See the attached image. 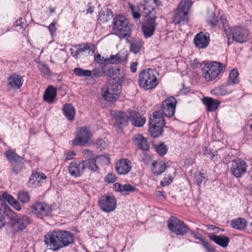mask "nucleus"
<instances>
[{
  "label": "nucleus",
  "instance_id": "obj_1",
  "mask_svg": "<svg viewBox=\"0 0 252 252\" xmlns=\"http://www.w3.org/2000/svg\"><path fill=\"white\" fill-rule=\"evenodd\" d=\"M192 5L191 0H181L173 16V22L177 24H184L189 21V12Z\"/></svg>",
  "mask_w": 252,
  "mask_h": 252
},
{
  "label": "nucleus",
  "instance_id": "obj_2",
  "mask_svg": "<svg viewBox=\"0 0 252 252\" xmlns=\"http://www.w3.org/2000/svg\"><path fill=\"white\" fill-rule=\"evenodd\" d=\"M112 29L114 33L120 38L129 37L131 28L128 20L124 16L118 15L113 19Z\"/></svg>",
  "mask_w": 252,
  "mask_h": 252
},
{
  "label": "nucleus",
  "instance_id": "obj_3",
  "mask_svg": "<svg viewBox=\"0 0 252 252\" xmlns=\"http://www.w3.org/2000/svg\"><path fill=\"white\" fill-rule=\"evenodd\" d=\"M139 76V85L145 90L153 89L158 84L156 72L153 69L143 70Z\"/></svg>",
  "mask_w": 252,
  "mask_h": 252
},
{
  "label": "nucleus",
  "instance_id": "obj_4",
  "mask_svg": "<svg viewBox=\"0 0 252 252\" xmlns=\"http://www.w3.org/2000/svg\"><path fill=\"white\" fill-rule=\"evenodd\" d=\"M121 83L110 81L101 89V95L106 101L113 102L117 100L122 92Z\"/></svg>",
  "mask_w": 252,
  "mask_h": 252
},
{
  "label": "nucleus",
  "instance_id": "obj_5",
  "mask_svg": "<svg viewBox=\"0 0 252 252\" xmlns=\"http://www.w3.org/2000/svg\"><path fill=\"white\" fill-rule=\"evenodd\" d=\"M223 64L220 62H213L205 64L202 69V75L207 81L217 78L222 70Z\"/></svg>",
  "mask_w": 252,
  "mask_h": 252
},
{
  "label": "nucleus",
  "instance_id": "obj_6",
  "mask_svg": "<svg viewBox=\"0 0 252 252\" xmlns=\"http://www.w3.org/2000/svg\"><path fill=\"white\" fill-rule=\"evenodd\" d=\"M128 113L122 111H113L111 113L114 126L118 132H121L129 121V111Z\"/></svg>",
  "mask_w": 252,
  "mask_h": 252
},
{
  "label": "nucleus",
  "instance_id": "obj_7",
  "mask_svg": "<svg viewBox=\"0 0 252 252\" xmlns=\"http://www.w3.org/2000/svg\"><path fill=\"white\" fill-rule=\"evenodd\" d=\"M31 208L32 214L40 219L49 216L52 212V206L44 202H36Z\"/></svg>",
  "mask_w": 252,
  "mask_h": 252
},
{
  "label": "nucleus",
  "instance_id": "obj_8",
  "mask_svg": "<svg viewBox=\"0 0 252 252\" xmlns=\"http://www.w3.org/2000/svg\"><path fill=\"white\" fill-rule=\"evenodd\" d=\"M167 226L170 231L177 235H184L188 231L185 223L175 217H171L167 221Z\"/></svg>",
  "mask_w": 252,
  "mask_h": 252
},
{
  "label": "nucleus",
  "instance_id": "obj_9",
  "mask_svg": "<svg viewBox=\"0 0 252 252\" xmlns=\"http://www.w3.org/2000/svg\"><path fill=\"white\" fill-rule=\"evenodd\" d=\"M98 206L103 212L109 213L113 212L117 207V200L114 195H104L98 200Z\"/></svg>",
  "mask_w": 252,
  "mask_h": 252
},
{
  "label": "nucleus",
  "instance_id": "obj_10",
  "mask_svg": "<svg viewBox=\"0 0 252 252\" xmlns=\"http://www.w3.org/2000/svg\"><path fill=\"white\" fill-rule=\"evenodd\" d=\"M92 133L86 127H82L74 139L71 141L73 146H86L92 142Z\"/></svg>",
  "mask_w": 252,
  "mask_h": 252
},
{
  "label": "nucleus",
  "instance_id": "obj_11",
  "mask_svg": "<svg viewBox=\"0 0 252 252\" xmlns=\"http://www.w3.org/2000/svg\"><path fill=\"white\" fill-rule=\"evenodd\" d=\"M44 242L47 247L54 251H58L62 248L58 230L46 234L44 236Z\"/></svg>",
  "mask_w": 252,
  "mask_h": 252
},
{
  "label": "nucleus",
  "instance_id": "obj_12",
  "mask_svg": "<svg viewBox=\"0 0 252 252\" xmlns=\"http://www.w3.org/2000/svg\"><path fill=\"white\" fill-rule=\"evenodd\" d=\"M156 16L148 17L141 26V31L145 38L152 37L155 32L157 24L156 22Z\"/></svg>",
  "mask_w": 252,
  "mask_h": 252
},
{
  "label": "nucleus",
  "instance_id": "obj_13",
  "mask_svg": "<svg viewBox=\"0 0 252 252\" xmlns=\"http://www.w3.org/2000/svg\"><path fill=\"white\" fill-rule=\"evenodd\" d=\"M176 100L174 97H170L162 102L161 108L165 117H172L175 112Z\"/></svg>",
  "mask_w": 252,
  "mask_h": 252
},
{
  "label": "nucleus",
  "instance_id": "obj_14",
  "mask_svg": "<svg viewBox=\"0 0 252 252\" xmlns=\"http://www.w3.org/2000/svg\"><path fill=\"white\" fill-rule=\"evenodd\" d=\"M249 32L247 29L239 26L233 27L231 30V36L233 40L239 43H244L248 39Z\"/></svg>",
  "mask_w": 252,
  "mask_h": 252
},
{
  "label": "nucleus",
  "instance_id": "obj_15",
  "mask_svg": "<svg viewBox=\"0 0 252 252\" xmlns=\"http://www.w3.org/2000/svg\"><path fill=\"white\" fill-rule=\"evenodd\" d=\"M231 173L236 177L239 178L244 174L247 170L246 162L241 159L234 160L232 161L230 168Z\"/></svg>",
  "mask_w": 252,
  "mask_h": 252
},
{
  "label": "nucleus",
  "instance_id": "obj_16",
  "mask_svg": "<svg viewBox=\"0 0 252 252\" xmlns=\"http://www.w3.org/2000/svg\"><path fill=\"white\" fill-rule=\"evenodd\" d=\"M106 75L112 78L113 82L122 84L125 78L126 73L122 67H113L108 70Z\"/></svg>",
  "mask_w": 252,
  "mask_h": 252
},
{
  "label": "nucleus",
  "instance_id": "obj_17",
  "mask_svg": "<svg viewBox=\"0 0 252 252\" xmlns=\"http://www.w3.org/2000/svg\"><path fill=\"white\" fill-rule=\"evenodd\" d=\"M69 174L74 177H78L83 175L85 172L84 161H78L70 163L68 167Z\"/></svg>",
  "mask_w": 252,
  "mask_h": 252
},
{
  "label": "nucleus",
  "instance_id": "obj_18",
  "mask_svg": "<svg viewBox=\"0 0 252 252\" xmlns=\"http://www.w3.org/2000/svg\"><path fill=\"white\" fill-rule=\"evenodd\" d=\"M210 34L208 32H200L197 34L194 38L196 47L203 49L207 47L210 43Z\"/></svg>",
  "mask_w": 252,
  "mask_h": 252
},
{
  "label": "nucleus",
  "instance_id": "obj_19",
  "mask_svg": "<svg viewBox=\"0 0 252 252\" xmlns=\"http://www.w3.org/2000/svg\"><path fill=\"white\" fill-rule=\"evenodd\" d=\"M23 77L17 73L11 74L7 79V86L9 88L14 90L20 89L23 84Z\"/></svg>",
  "mask_w": 252,
  "mask_h": 252
},
{
  "label": "nucleus",
  "instance_id": "obj_20",
  "mask_svg": "<svg viewBox=\"0 0 252 252\" xmlns=\"http://www.w3.org/2000/svg\"><path fill=\"white\" fill-rule=\"evenodd\" d=\"M117 172L120 175H125L131 169V162L127 158L120 159L115 165Z\"/></svg>",
  "mask_w": 252,
  "mask_h": 252
},
{
  "label": "nucleus",
  "instance_id": "obj_21",
  "mask_svg": "<svg viewBox=\"0 0 252 252\" xmlns=\"http://www.w3.org/2000/svg\"><path fill=\"white\" fill-rule=\"evenodd\" d=\"M59 239H60L61 242L62 248H64L68 246L69 244L73 243L74 241V237L73 235L67 231L65 230H58Z\"/></svg>",
  "mask_w": 252,
  "mask_h": 252
},
{
  "label": "nucleus",
  "instance_id": "obj_22",
  "mask_svg": "<svg viewBox=\"0 0 252 252\" xmlns=\"http://www.w3.org/2000/svg\"><path fill=\"white\" fill-rule=\"evenodd\" d=\"M30 223V219L27 216L17 217L13 219V225L17 231L23 230Z\"/></svg>",
  "mask_w": 252,
  "mask_h": 252
},
{
  "label": "nucleus",
  "instance_id": "obj_23",
  "mask_svg": "<svg viewBox=\"0 0 252 252\" xmlns=\"http://www.w3.org/2000/svg\"><path fill=\"white\" fill-rule=\"evenodd\" d=\"M129 121L136 127H141L146 122L145 118L140 116V114L133 111H129Z\"/></svg>",
  "mask_w": 252,
  "mask_h": 252
},
{
  "label": "nucleus",
  "instance_id": "obj_24",
  "mask_svg": "<svg viewBox=\"0 0 252 252\" xmlns=\"http://www.w3.org/2000/svg\"><path fill=\"white\" fill-rule=\"evenodd\" d=\"M126 54L121 51L116 55H111L110 58L104 59V63L106 64H118L126 61Z\"/></svg>",
  "mask_w": 252,
  "mask_h": 252
},
{
  "label": "nucleus",
  "instance_id": "obj_25",
  "mask_svg": "<svg viewBox=\"0 0 252 252\" xmlns=\"http://www.w3.org/2000/svg\"><path fill=\"white\" fill-rule=\"evenodd\" d=\"M150 126H157L163 127L164 126V120L163 115L159 111L153 113L152 117L150 118Z\"/></svg>",
  "mask_w": 252,
  "mask_h": 252
},
{
  "label": "nucleus",
  "instance_id": "obj_26",
  "mask_svg": "<svg viewBox=\"0 0 252 252\" xmlns=\"http://www.w3.org/2000/svg\"><path fill=\"white\" fill-rule=\"evenodd\" d=\"M203 103L206 106L207 110L214 111L217 109L220 104V101L211 97H204L202 99Z\"/></svg>",
  "mask_w": 252,
  "mask_h": 252
},
{
  "label": "nucleus",
  "instance_id": "obj_27",
  "mask_svg": "<svg viewBox=\"0 0 252 252\" xmlns=\"http://www.w3.org/2000/svg\"><path fill=\"white\" fill-rule=\"evenodd\" d=\"M167 165L165 161L162 160H156L154 162L152 166V171L155 175H160L166 169Z\"/></svg>",
  "mask_w": 252,
  "mask_h": 252
},
{
  "label": "nucleus",
  "instance_id": "obj_28",
  "mask_svg": "<svg viewBox=\"0 0 252 252\" xmlns=\"http://www.w3.org/2000/svg\"><path fill=\"white\" fill-rule=\"evenodd\" d=\"M78 49L75 51V53L73 54V49L70 48V51L71 52V54L72 55L73 57L77 58L78 55L86 51L87 50H90L92 52V53H94V45H93L92 44L90 43H86L85 44L83 45H78Z\"/></svg>",
  "mask_w": 252,
  "mask_h": 252
},
{
  "label": "nucleus",
  "instance_id": "obj_29",
  "mask_svg": "<svg viewBox=\"0 0 252 252\" xmlns=\"http://www.w3.org/2000/svg\"><path fill=\"white\" fill-rule=\"evenodd\" d=\"M57 95V89L53 86H49L44 92L43 99L48 103H52Z\"/></svg>",
  "mask_w": 252,
  "mask_h": 252
},
{
  "label": "nucleus",
  "instance_id": "obj_30",
  "mask_svg": "<svg viewBox=\"0 0 252 252\" xmlns=\"http://www.w3.org/2000/svg\"><path fill=\"white\" fill-rule=\"evenodd\" d=\"M210 239L217 244L225 248L227 246L229 240L228 238L224 235L218 236L214 234L209 235Z\"/></svg>",
  "mask_w": 252,
  "mask_h": 252
},
{
  "label": "nucleus",
  "instance_id": "obj_31",
  "mask_svg": "<svg viewBox=\"0 0 252 252\" xmlns=\"http://www.w3.org/2000/svg\"><path fill=\"white\" fill-rule=\"evenodd\" d=\"M63 111L64 115L69 121L74 120L75 114V109L71 104H65L63 106Z\"/></svg>",
  "mask_w": 252,
  "mask_h": 252
},
{
  "label": "nucleus",
  "instance_id": "obj_32",
  "mask_svg": "<svg viewBox=\"0 0 252 252\" xmlns=\"http://www.w3.org/2000/svg\"><path fill=\"white\" fill-rule=\"evenodd\" d=\"M220 20L222 25V28L223 29V32L227 37L228 44H229V41L230 40V36L231 33V28L229 25L228 22L226 19V16L224 15L220 16Z\"/></svg>",
  "mask_w": 252,
  "mask_h": 252
},
{
  "label": "nucleus",
  "instance_id": "obj_33",
  "mask_svg": "<svg viewBox=\"0 0 252 252\" xmlns=\"http://www.w3.org/2000/svg\"><path fill=\"white\" fill-rule=\"evenodd\" d=\"M144 42L139 38L133 39L130 43V51L137 54L143 48Z\"/></svg>",
  "mask_w": 252,
  "mask_h": 252
},
{
  "label": "nucleus",
  "instance_id": "obj_34",
  "mask_svg": "<svg viewBox=\"0 0 252 252\" xmlns=\"http://www.w3.org/2000/svg\"><path fill=\"white\" fill-rule=\"evenodd\" d=\"M135 144L140 149L143 151H148L149 144L147 139L141 135H137L135 138Z\"/></svg>",
  "mask_w": 252,
  "mask_h": 252
},
{
  "label": "nucleus",
  "instance_id": "obj_35",
  "mask_svg": "<svg viewBox=\"0 0 252 252\" xmlns=\"http://www.w3.org/2000/svg\"><path fill=\"white\" fill-rule=\"evenodd\" d=\"M113 188L116 191L120 192H133L135 190V187L129 184L122 185L119 183H116L113 185Z\"/></svg>",
  "mask_w": 252,
  "mask_h": 252
},
{
  "label": "nucleus",
  "instance_id": "obj_36",
  "mask_svg": "<svg viewBox=\"0 0 252 252\" xmlns=\"http://www.w3.org/2000/svg\"><path fill=\"white\" fill-rule=\"evenodd\" d=\"M247 221L242 218H238L231 220V226L236 229L243 230L247 225Z\"/></svg>",
  "mask_w": 252,
  "mask_h": 252
},
{
  "label": "nucleus",
  "instance_id": "obj_37",
  "mask_svg": "<svg viewBox=\"0 0 252 252\" xmlns=\"http://www.w3.org/2000/svg\"><path fill=\"white\" fill-rule=\"evenodd\" d=\"M208 180L207 177L204 173L197 172L195 173L194 177V183L200 187L201 184H205Z\"/></svg>",
  "mask_w": 252,
  "mask_h": 252
},
{
  "label": "nucleus",
  "instance_id": "obj_38",
  "mask_svg": "<svg viewBox=\"0 0 252 252\" xmlns=\"http://www.w3.org/2000/svg\"><path fill=\"white\" fill-rule=\"evenodd\" d=\"M83 161L85 166V170L88 168L92 172H95L98 170L99 168L96 165V161L94 158H90L88 160Z\"/></svg>",
  "mask_w": 252,
  "mask_h": 252
},
{
  "label": "nucleus",
  "instance_id": "obj_39",
  "mask_svg": "<svg viewBox=\"0 0 252 252\" xmlns=\"http://www.w3.org/2000/svg\"><path fill=\"white\" fill-rule=\"evenodd\" d=\"M112 17V12L111 9L105 8L101 9L99 13V20L103 22H107Z\"/></svg>",
  "mask_w": 252,
  "mask_h": 252
},
{
  "label": "nucleus",
  "instance_id": "obj_40",
  "mask_svg": "<svg viewBox=\"0 0 252 252\" xmlns=\"http://www.w3.org/2000/svg\"><path fill=\"white\" fill-rule=\"evenodd\" d=\"M238 72L235 69H232L229 73L227 83L229 85H232L239 82V80L238 77Z\"/></svg>",
  "mask_w": 252,
  "mask_h": 252
},
{
  "label": "nucleus",
  "instance_id": "obj_41",
  "mask_svg": "<svg viewBox=\"0 0 252 252\" xmlns=\"http://www.w3.org/2000/svg\"><path fill=\"white\" fill-rule=\"evenodd\" d=\"M130 9L131 11L132 17L136 22L140 23L141 14L140 13V8L138 6L130 4Z\"/></svg>",
  "mask_w": 252,
  "mask_h": 252
},
{
  "label": "nucleus",
  "instance_id": "obj_42",
  "mask_svg": "<svg viewBox=\"0 0 252 252\" xmlns=\"http://www.w3.org/2000/svg\"><path fill=\"white\" fill-rule=\"evenodd\" d=\"M5 156L7 159L11 162H15L22 161L23 158L15 152L11 151H8L5 153Z\"/></svg>",
  "mask_w": 252,
  "mask_h": 252
},
{
  "label": "nucleus",
  "instance_id": "obj_43",
  "mask_svg": "<svg viewBox=\"0 0 252 252\" xmlns=\"http://www.w3.org/2000/svg\"><path fill=\"white\" fill-rule=\"evenodd\" d=\"M207 21L211 26L215 27L217 26L218 23V17L215 12L210 11L208 12Z\"/></svg>",
  "mask_w": 252,
  "mask_h": 252
},
{
  "label": "nucleus",
  "instance_id": "obj_44",
  "mask_svg": "<svg viewBox=\"0 0 252 252\" xmlns=\"http://www.w3.org/2000/svg\"><path fill=\"white\" fill-rule=\"evenodd\" d=\"M47 178L46 175L42 173H36L32 175L29 180V183L35 184L36 182H39L41 180H45Z\"/></svg>",
  "mask_w": 252,
  "mask_h": 252
},
{
  "label": "nucleus",
  "instance_id": "obj_45",
  "mask_svg": "<svg viewBox=\"0 0 252 252\" xmlns=\"http://www.w3.org/2000/svg\"><path fill=\"white\" fill-rule=\"evenodd\" d=\"M11 171L15 175L20 174L23 169V163L22 161L12 162L11 164Z\"/></svg>",
  "mask_w": 252,
  "mask_h": 252
},
{
  "label": "nucleus",
  "instance_id": "obj_46",
  "mask_svg": "<svg viewBox=\"0 0 252 252\" xmlns=\"http://www.w3.org/2000/svg\"><path fill=\"white\" fill-rule=\"evenodd\" d=\"M73 72L79 77H92V71L89 70H84L77 67L74 69Z\"/></svg>",
  "mask_w": 252,
  "mask_h": 252
},
{
  "label": "nucleus",
  "instance_id": "obj_47",
  "mask_svg": "<svg viewBox=\"0 0 252 252\" xmlns=\"http://www.w3.org/2000/svg\"><path fill=\"white\" fill-rule=\"evenodd\" d=\"M155 147L156 152L160 156H163L167 152V147L163 142H160L158 144L155 145Z\"/></svg>",
  "mask_w": 252,
  "mask_h": 252
},
{
  "label": "nucleus",
  "instance_id": "obj_48",
  "mask_svg": "<svg viewBox=\"0 0 252 252\" xmlns=\"http://www.w3.org/2000/svg\"><path fill=\"white\" fill-rule=\"evenodd\" d=\"M149 130L152 137H157L162 133L163 127L160 126H150Z\"/></svg>",
  "mask_w": 252,
  "mask_h": 252
},
{
  "label": "nucleus",
  "instance_id": "obj_49",
  "mask_svg": "<svg viewBox=\"0 0 252 252\" xmlns=\"http://www.w3.org/2000/svg\"><path fill=\"white\" fill-rule=\"evenodd\" d=\"M29 193L26 191H20L18 193V199L23 203H27L30 200Z\"/></svg>",
  "mask_w": 252,
  "mask_h": 252
},
{
  "label": "nucleus",
  "instance_id": "obj_50",
  "mask_svg": "<svg viewBox=\"0 0 252 252\" xmlns=\"http://www.w3.org/2000/svg\"><path fill=\"white\" fill-rule=\"evenodd\" d=\"M203 155L208 157H210L214 161L217 160V151H212L210 149L205 147L203 148Z\"/></svg>",
  "mask_w": 252,
  "mask_h": 252
},
{
  "label": "nucleus",
  "instance_id": "obj_51",
  "mask_svg": "<svg viewBox=\"0 0 252 252\" xmlns=\"http://www.w3.org/2000/svg\"><path fill=\"white\" fill-rule=\"evenodd\" d=\"M108 141L105 138L98 139L96 142V148L100 151L105 149L108 146Z\"/></svg>",
  "mask_w": 252,
  "mask_h": 252
},
{
  "label": "nucleus",
  "instance_id": "obj_52",
  "mask_svg": "<svg viewBox=\"0 0 252 252\" xmlns=\"http://www.w3.org/2000/svg\"><path fill=\"white\" fill-rule=\"evenodd\" d=\"M144 13L146 14V17H150L155 16V13H153L155 10V8L149 5H146L144 7Z\"/></svg>",
  "mask_w": 252,
  "mask_h": 252
},
{
  "label": "nucleus",
  "instance_id": "obj_53",
  "mask_svg": "<svg viewBox=\"0 0 252 252\" xmlns=\"http://www.w3.org/2000/svg\"><path fill=\"white\" fill-rule=\"evenodd\" d=\"M38 68L42 75L46 76H49L50 75V69L47 65L43 63L39 64Z\"/></svg>",
  "mask_w": 252,
  "mask_h": 252
},
{
  "label": "nucleus",
  "instance_id": "obj_54",
  "mask_svg": "<svg viewBox=\"0 0 252 252\" xmlns=\"http://www.w3.org/2000/svg\"><path fill=\"white\" fill-rule=\"evenodd\" d=\"M91 71H92V77H90L92 78L100 77L102 76L104 73V71H102V70H99L97 69H93Z\"/></svg>",
  "mask_w": 252,
  "mask_h": 252
},
{
  "label": "nucleus",
  "instance_id": "obj_55",
  "mask_svg": "<svg viewBox=\"0 0 252 252\" xmlns=\"http://www.w3.org/2000/svg\"><path fill=\"white\" fill-rule=\"evenodd\" d=\"M116 180V177L114 173H110L105 178V181L108 183H114Z\"/></svg>",
  "mask_w": 252,
  "mask_h": 252
},
{
  "label": "nucleus",
  "instance_id": "obj_56",
  "mask_svg": "<svg viewBox=\"0 0 252 252\" xmlns=\"http://www.w3.org/2000/svg\"><path fill=\"white\" fill-rule=\"evenodd\" d=\"M76 156V154L74 151H68L65 153V160H68L72 159L74 156Z\"/></svg>",
  "mask_w": 252,
  "mask_h": 252
},
{
  "label": "nucleus",
  "instance_id": "obj_57",
  "mask_svg": "<svg viewBox=\"0 0 252 252\" xmlns=\"http://www.w3.org/2000/svg\"><path fill=\"white\" fill-rule=\"evenodd\" d=\"M56 23H52L50 24V25L48 27V29L50 31V34L52 35H53L54 33H55L57 28H56Z\"/></svg>",
  "mask_w": 252,
  "mask_h": 252
},
{
  "label": "nucleus",
  "instance_id": "obj_58",
  "mask_svg": "<svg viewBox=\"0 0 252 252\" xmlns=\"http://www.w3.org/2000/svg\"><path fill=\"white\" fill-rule=\"evenodd\" d=\"M203 246L206 249L207 252H215L214 249L208 242H203Z\"/></svg>",
  "mask_w": 252,
  "mask_h": 252
},
{
  "label": "nucleus",
  "instance_id": "obj_59",
  "mask_svg": "<svg viewBox=\"0 0 252 252\" xmlns=\"http://www.w3.org/2000/svg\"><path fill=\"white\" fill-rule=\"evenodd\" d=\"M246 128L247 131L246 135L248 137H252V124L246 126Z\"/></svg>",
  "mask_w": 252,
  "mask_h": 252
},
{
  "label": "nucleus",
  "instance_id": "obj_60",
  "mask_svg": "<svg viewBox=\"0 0 252 252\" xmlns=\"http://www.w3.org/2000/svg\"><path fill=\"white\" fill-rule=\"evenodd\" d=\"M103 57L101 58L100 54H97L94 56V60L99 63H104Z\"/></svg>",
  "mask_w": 252,
  "mask_h": 252
},
{
  "label": "nucleus",
  "instance_id": "obj_61",
  "mask_svg": "<svg viewBox=\"0 0 252 252\" xmlns=\"http://www.w3.org/2000/svg\"><path fill=\"white\" fill-rule=\"evenodd\" d=\"M138 63L137 62L132 63L130 65V70L133 73H134L137 70V66Z\"/></svg>",
  "mask_w": 252,
  "mask_h": 252
},
{
  "label": "nucleus",
  "instance_id": "obj_62",
  "mask_svg": "<svg viewBox=\"0 0 252 252\" xmlns=\"http://www.w3.org/2000/svg\"><path fill=\"white\" fill-rule=\"evenodd\" d=\"M12 206L15 209H16L17 211H20L21 210V205L17 201L14 202V203Z\"/></svg>",
  "mask_w": 252,
  "mask_h": 252
},
{
  "label": "nucleus",
  "instance_id": "obj_63",
  "mask_svg": "<svg viewBox=\"0 0 252 252\" xmlns=\"http://www.w3.org/2000/svg\"><path fill=\"white\" fill-rule=\"evenodd\" d=\"M5 223L4 216L0 213V228L4 226Z\"/></svg>",
  "mask_w": 252,
  "mask_h": 252
},
{
  "label": "nucleus",
  "instance_id": "obj_64",
  "mask_svg": "<svg viewBox=\"0 0 252 252\" xmlns=\"http://www.w3.org/2000/svg\"><path fill=\"white\" fill-rule=\"evenodd\" d=\"M11 197L12 195H11L10 194H8L6 192H3L2 195V198L4 199V200L5 201H6L8 202V201L10 199V197Z\"/></svg>",
  "mask_w": 252,
  "mask_h": 252
}]
</instances>
